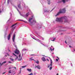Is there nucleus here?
<instances>
[{
    "label": "nucleus",
    "instance_id": "obj_38",
    "mask_svg": "<svg viewBox=\"0 0 75 75\" xmlns=\"http://www.w3.org/2000/svg\"><path fill=\"white\" fill-rule=\"evenodd\" d=\"M46 60H47L48 61H49V60H48V59H47Z\"/></svg>",
    "mask_w": 75,
    "mask_h": 75
},
{
    "label": "nucleus",
    "instance_id": "obj_13",
    "mask_svg": "<svg viewBox=\"0 0 75 75\" xmlns=\"http://www.w3.org/2000/svg\"><path fill=\"white\" fill-rule=\"evenodd\" d=\"M27 70L28 71H29V72H31L32 70L31 69H27Z\"/></svg>",
    "mask_w": 75,
    "mask_h": 75
},
{
    "label": "nucleus",
    "instance_id": "obj_41",
    "mask_svg": "<svg viewBox=\"0 0 75 75\" xmlns=\"http://www.w3.org/2000/svg\"><path fill=\"white\" fill-rule=\"evenodd\" d=\"M7 55H8V56H9V55H9V54H8V53H7Z\"/></svg>",
    "mask_w": 75,
    "mask_h": 75
},
{
    "label": "nucleus",
    "instance_id": "obj_24",
    "mask_svg": "<svg viewBox=\"0 0 75 75\" xmlns=\"http://www.w3.org/2000/svg\"><path fill=\"white\" fill-rule=\"evenodd\" d=\"M26 50H27V49H23L22 51H26Z\"/></svg>",
    "mask_w": 75,
    "mask_h": 75
},
{
    "label": "nucleus",
    "instance_id": "obj_8",
    "mask_svg": "<svg viewBox=\"0 0 75 75\" xmlns=\"http://www.w3.org/2000/svg\"><path fill=\"white\" fill-rule=\"evenodd\" d=\"M5 63H6V61L4 62L2 64H1V63H0V66L1 67L4 64H5Z\"/></svg>",
    "mask_w": 75,
    "mask_h": 75
},
{
    "label": "nucleus",
    "instance_id": "obj_19",
    "mask_svg": "<svg viewBox=\"0 0 75 75\" xmlns=\"http://www.w3.org/2000/svg\"><path fill=\"white\" fill-rule=\"evenodd\" d=\"M66 0H62V1L63 2V3H65Z\"/></svg>",
    "mask_w": 75,
    "mask_h": 75
},
{
    "label": "nucleus",
    "instance_id": "obj_50",
    "mask_svg": "<svg viewBox=\"0 0 75 75\" xmlns=\"http://www.w3.org/2000/svg\"><path fill=\"white\" fill-rule=\"evenodd\" d=\"M11 69V67H10V68H9V69Z\"/></svg>",
    "mask_w": 75,
    "mask_h": 75
},
{
    "label": "nucleus",
    "instance_id": "obj_39",
    "mask_svg": "<svg viewBox=\"0 0 75 75\" xmlns=\"http://www.w3.org/2000/svg\"><path fill=\"white\" fill-rule=\"evenodd\" d=\"M31 55H32V56H34L35 55H34V54H31Z\"/></svg>",
    "mask_w": 75,
    "mask_h": 75
},
{
    "label": "nucleus",
    "instance_id": "obj_31",
    "mask_svg": "<svg viewBox=\"0 0 75 75\" xmlns=\"http://www.w3.org/2000/svg\"><path fill=\"white\" fill-rule=\"evenodd\" d=\"M18 21H23V20H18Z\"/></svg>",
    "mask_w": 75,
    "mask_h": 75
},
{
    "label": "nucleus",
    "instance_id": "obj_20",
    "mask_svg": "<svg viewBox=\"0 0 75 75\" xmlns=\"http://www.w3.org/2000/svg\"><path fill=\"white\" fill-rule=\"evenodd\" d=\"M18 8H21V6H20V5H19L18 6Z\"/></svg>",
    "mask_w": 75,
    "mask_h": 75
},
{
    "label": "nucleus",
    "instance_id": "obj_30",
    "mask_svg": "<svg viewBox=\"0 0 75 75\" xmlns=\"http://www.w3.org/2000/svg\"><path fill=\"white\" fill-rule=\"evenodd\" d=\"M54 8H53L52 10L51 11H50V12H51V11H53L54 10Z\"/></svg>",
    "mask_w": 75,
    "mask_h": 75
},
{
    "label": "nucleus",
    "instance_id": "obj_22",
    "mask_svg": "<svg viewBox=\"0 0 75 75\" xmlns=\"http://www.w3.org/2000/svg\"><path fill=\"white\" fill-rule=\"evenodd\" d=\"M10 59L12 61H14V59L11 58H10Z\"/></svg>",
    "mask_w": 75,
    "mask_h": 75
},
{
    "label": "nucleus",
    "instance_id": "obj_55",
    "mask_svg": "<svg viewBox=\"0 0 75 75\" xmlns=\"http://www.w3.org/2000/svg\"><path fill=\"white\" fill-rule=\"evenodd\" d=\"M54 40H55V38H54Z\"/></svg>",
    "mask_w": 75,
    "mask_h": 75
},
{
    "label": "nucleus",
    "instance_id": "obj_28",
    "mask_svg": "<svg viewBox=\"0 0 75 75\" xmlns=\"http://www.w3.org/2000/svg\"><path fill=\"white\" fill-rule=\"evenodd\" d=\"M50 63L52 64V61L51 60H50Z\"/></svg>",
    "mask_w": 75,
    "mask_h": 75
},
{
    "label": "nucleus",
    "instance_id": "obj_54",
    "mask_svg": "<svg viewBox=\"0 0 75 75\" xmlns=\"http://www.w3.org/2000/svg\"><path fill=\"white\" fill-rule=\"evenodd\" d=\"M56 75H58V73H57Z\"/></svg>",
    "mask_w": 75,
    "mask_h": 75
},
{
    "label": "nucleus",
    "instance_id": "obj_1",
    "mask_svg": "<svg viewBox=\"0 0 75 75\" xmlns=\"http://www.w3.org/2000/svg\"><path fill=\"white\" fill-rule=\"evenodd\" d=\"M66 12V10H65V8H64L63 9H60L59 11V12L57 13V15H55V17H57V16H58L60 14H63L64 13H65Z\"/></svg>",
    "mask_w": 75,
    "mask_h": 75
},
{
    "label": "nucleus",
    "instance_id": "obj_32",
    "mask_svg": "<svg viewBox=\"0 0 75 75\" xmlns=\"http://www.w3.org/2000/svg\"><path fill=\"white\" fill-rule=\"evenodd\" d=\"M56 61H57V62H58V59H56Z\"/></svg>",
    "mask_w": 75,
    "mask_h": 75
},
{
    "label": "nucleus",
    "instance_id": "obj_3",
    "mask_svg": "<svg viewBox=\"0 0 75 75\" xmlns=\"http://www.w3.org/2000/svg\"><path fill=\"white\" fill-rule=\"evenodd\" d=\"M14 45L15 47V48H16V50L15 51V54H16L18 55L19 54H20V51L18 50L17 49V45H15V44H14Z\"/></svg>",
    "mask_w": 75,
    "mask_h": 75
},
{
    "label": "nucleus",
    "instance_id": "obj_51",
    "mask_svg": "<svg viewBox=\"0 0 75 75\" xmlns=\"http://www.w3.org/2000/svg\"><path fill=\"white\" fill-rule=\"evenodd\" d=\"M54 50V48H53V49H52V50L53 51V50Z\"/></svg>",
    "mask_w": 75,
    "mask_h": 75
},
{
    "label": "nucleus",
    "instance_id": "obj_44",
    "mask_svg": "<svg viewBox=\"0 0 75 75\" xmlns=\"http://www.w3.org/2000/svg\"><path fill=\"white\" fill-rule=\"evenodd\" d=\"M50 50L51 51H52V49L51 48H50Z\"/></svg>",
    "mask_w": 75,
    "mask_h": 75
},
{
    "label": "nucleus",
    "instance_id": "obj_27",
    "mask_svg": "<svg viewBox=\"0 0 75 75\" xmlns=\"http://www.w3.org/2000/svg\"><path fill=\"white\" fill-rule=\"evenodd\" d=\"M11 70L9 71L8 73L9 74H11Z\"/></svg>",
    "mask_w": 75,
    "mask_h": 75
},
{
    "label": "nucleus",
    "instance_id": "obj_29",
    "mask_svg": "<svg viewBox=\"0 0 75 75\" xmlns=\"http://www.w3.org/2000/svg\"><path fill=\"white\" fill-rule=\"evenodd\" d=\"M9 1H10L9 0H8V1H7L8 4V3H9Z\"/></svg>",
    "mask_w": 75,
    "mask_h": 75
},
{
    "label": "nucleus",
    "instance_id": "obj_6",
    "mask_svg": "<svg viewBox=\"0 0 75 75\" xmlns=\"http://www.w3.org/2000/svg\"><path fill=\"white\" fill-rule=\"evenodd\" d=\"M11 34H12V33H11L9 34L8 36V40H10V35H11Z\"/></svg>",
    "mask_w": 75,
    "mask_h": 75
},
{
    "label": "nucleus",
    "instance_id": "obj_52",
    "mask_svg": "<svg viewBox=\"0 0 75 75\" xmlns=\"http://www.w3.org/2000/svg\"><path fill=\"white\" fill-rule=\"evenodd\" d=\"M5 57H7V55H5Z\"/></svg>",
    "mask_w": 75,
    "mask_h": 75
},
{
    "label": "nucleus",
    "instance_id": "obj_7",
    "mask_svg": "<svg viewBox=\"0 0 75 75\" xmlns=\"http://www.w3.org/2000/svg\"><path fill=\"white\" fill-rule=\"evenodd\" d=\"M19 59H18V61H21V60L22 59V57H21V54H20L19 55Z\"/></svg>",
    "mask_w": 75,
    "mask_h": 75
},
{
    "label": "nucleus",
    "instance_id": "obj_34",
    "mask_svg": "<svg viewBox=\"0 0 75 75\" xmlns=\"http://www.w3.org/2000/svg\"><path fill=\"white\" fill-rule=\"evenodd\" d=\"M8 62V63H9L10 64H11V62H10V61H9Z\"/></svg>",
    "mask_w": 75,
    "mask_h": 75
},
{
    "label": "nucleus",
    "instance_id": "obj_58",
    "mask_svg": "<svg viewBox=\"0 0 75 75\" xmlns=\"http://www.w3.org/2000/svg\"><path fill=\"white\" fill-rule=\"evenodd\" d=\"M74 51H75V49H74Z\"/></svg>",
    "mask_w": 75,
    "mask_h": 75
},
{
    "label": "nucleus",
    "instance_id": "obj_2",
    "mask_svg": "<svg viewBox=\"0 0 75 75\" xmlns=\"http://www.w3.org/2000/svg\"><path fill=\"white\" fill-rule=\"evenodd\" d=\"M64 17H61L60 18H57L56 19V21H58V22H63V19L64 18Z\"/></svg>",
    "mask_w": 75,
    "mask_h": 75
},
{
    "label": "nucleus",
    "instance_id": "obj_36",
    "mask_svg": "<svg viewBox=\"0 0 75 75\" xmlns=\"http://www.w3.org/2000/svg\"><path fill=\"white\" fill-rule=\"evenodd\" d=\"M69 47H70V48H72V47H71V46H70V45H69Z\"/></svg>",
    "mask_w": 75,
    "mask_h": 75
},
{
    "label": "nucleus",
    "instance_id": "obj_35",
    "mask_svg": "<svg viewBox=\"0 0 75 75\" xmlns=\"http://www.w3.org/2000/svg\"><path fill=\"white\" fill-rule=\"evenodd\" d=\"M6 73V72H4L3 73H2L3 75H4V74H5V73Z\"/></svg>",
    "mask_w": 75,
    "mask_h": 75
},
{
    "label": "nucleus",
    "instance_id": "obj_25",
    "mask_svg": "<svg viewBox=\"0 0 75 75\" xmlns=\"http://www.w3.org/2000/svg\"><path fill=\"white\" fill-rule=\"evenodd\" d=\"M52 67H50V70H51V69H52Z\"/></svg>",
    "mask_w": 75,
    "mask_h": 75
},
{
    "label": "nucleus",
    "instance_id": "obj_9",
    "mask_svg": "<svg viewBox=\"0 0 75 75\" xmlns=\"http://www.w3.org/2000/svg\"><path fill=\"white\" fill-rule=\"evenodd\" d=\"M16 37V35H15V34H14L13 36V41L14 42V40H15V37Z\"/></svg>",
    "mask_w": 75,
    "mask_h": 75
},
{
    "label": "nucleus",
    "instance_id": "obj_43",
    "mask_svg": "<svg viewBox=\"0 0 75 75\" xmlns=\"http://www.w3.org/2000/svg\"><path fill=\"white\" fill-rule=\"evenodd\" d=\"M65 42L66 44H67V41H65Z\"/></svg>",
    "mask_w": 75,
    "mask_h": 75
},
{
    "label": "nucleus",
    "instance_id": "obj_26",
    "mask_svg": "<svg viewBox=\"0 0 75 75\" xmlns=\"http://www.w3.org/2000/svg\"><path fill=\"white\" fill-rule=\"evenodd\" d=\"M33 75V74L32 73H31L30 74H28V75Z\"/></svg>",
    "mask_w": 75,
    "mask_h": 75
},
{
    "label": "nucleus",
    "instance_id": "obj_53",
    "mask_svg": "<svg viewBox=\"0 0 75 75\" xmlns=\"http://www.w3.org/2000/svg\"><path fill=\"white\" fill-rule=\"evenodd\" d=\"M16 28V27H14V28Z\"/></svg>",
    "mask_w": 75,
    "mask_h": 75
},
{
    "label": "nucleus",
    "instance_id": "obj_23",
    "mask_svg": "<svg viewBox=\"0 0 75 75\" xmlns=\"http://www.w3.org/2000/svg\"><path fill=\"white\" fill-rule=\"evenodd\" d=\"M27 67V66L25 65V66H22V68H25V67Z\"/></svg>",
    "mask_w": 75,
    "mask_h": 75
},
{
    "label": "nucleus",
    "instance_id": "obj_56",
    "mask_svg": "<svg viewBox=\"0 0 75 75\" xmlns=\"http://www.w3.org/2000/svg\"><path fill=\"white\" fill-rule=\"evenodd\" d=\"M16 9H17V10L18 11V9H17V8H16Z\"/></svg>",
    "mask_w": 75,
    "mask_h": 75
},
{
    "label": "nucleus",
    "instance_id": "obj_17",
    "mask_svg": "<svg viewBox=\"0 0 75 75\" xmlns=\"http://www.w3.org/2000/svg\"><path fill=\"white\" fill-rule=\"evenodd\" d=\"M35 62L38 64H39V61H38V60L37 61H35Z\"/></svg>",
    "mask_w": 75,
    "mask_h": 75
},
{
    "label": "nucleus",
    "instance_id": "obj_59",
    "mask_svg": "<svg viewBox=\"0 0 75 75\" xmlns=\"http://www.w3.org/2000/svg\"><path fill=\"white\" fill-rule=\"evenodd\" d=\"M51 47H52V46H51Z\"/></svg>",
    "mask_w": 75,
    "mask_h": 75
},
{
    "label": "nucleus",
    "instance_id": "obj_40",
    "mask_svg": "<svg viewBox=\"0 0 75 75\" xmlns=\"http://www.w3.org/2000/svg\"><path fill=\"white\" fill-rule=\"evenodd\" d=\"M45 12H48V11H45Z\"/></svg>",
    "mask_w": 75,
    "mask_h": 75
},
{
    "label": "nucleus",
    "instance_id": "obj_49",
    "mask_svg": "<svg viewBox=\"0 0 75 75\" xmlns=\"http://www.w3.org/2000/svg\"><path fill=\"white\" fill-rule=\"evenodd\" d=\"M52 41H55V40H52Z\"/></svg>",
    "mask_w": 75,
    "mask_h": 75
},
{
    "label": "nucleus",
    "instance_id": "obj_37",
    "mask_svg": "<svg viewBox=\"0 0 75 75\" xmlns=\"http://www.w3.org/2000/svg\"><path fill=\"white\" fill-rule=\"evenodd\" d=\"M50 67V65H48V68H49V67Z\"/></svg>",
    "mask_w": 75,
    "mask_h": 75
},
{
    "label": "nucleus",
    "instance_id": "obj_4",
    "mask_svg": "<svg viewBox=\"0 0 75 75\" xmlns=\"http://www.w3.org/2000/svg\"><path fill=\"white\" fill-rule=\"evenodd\" d=\"M63 17H64V18H63V20H64V23H67L68 21L67 17V16H63Z\"/></svg>",
    "mask_w": 75,
    "mask_h": 75
},
{
    "label": "nucleus",
    "instance_id": "obj_12",
    "mask_svg": "<svg viewBox=\"0 0 75 75\" xmlns=\"http://www.w3.org/2000/svg\"><path fill=\"white\" fill-rule=\"evenodd\" d=\"M33 20V18H29V22H30V23L31 21V20Z\"/></svg>",
    "mask_w": 75,
    "mask_h": 75
},
{
    "label": "nucleus",
    "instance_id": "obj_15",
    "mask_svg": "<svg viewBox=\"0 0 75 75\" xmlns=\"http://www.w3.org/2000/svg\"><path fill=\"white\" fill-rule=\"evenodd\" d=\"M17 23H16L13 25L11 27H14V26H15V25H17Z\"/></svg>",
    "mask_w": 75,
    "mask_h": 75
},
{
    "label": "nucleus",
    "instance_id": "obj_16",
    "mask_svg": "<svg viewBox=\"0 0 75 75\" xmlns=\"http://www.w3.org/2000/svg\"><path fill=\"white\" fill-rule=\"evenodd\" d=\"M47 1H48V4H51L50 0H47Z\"/></svg>",
    "mask_w": 75,
    "mask_h": 75
},
{
    "label": "nucleus",
    "instance_id": "obj_42",
    "mask_svg": "<svg viewBox=\"0 0 75 75\" xmlns=\"http://www.w3.org/2000/svg\"><path fill=\"white\" fill-rule=\"evenodd\" d=\"M21 69H20V73H21Z\"/></svg>",
    "mask_w": 75,
    "mask_h": 75
},
{
    "label": "nucleus",
    "instance_id": "obj_5",
    "mask_svg": "<svg viewBox=\"0 0 75 75\" xmlns=\"http://www.w3.org/2000/svg\"><path fill=\"white\" fill-rule=\"evenodd\" d=\"M38 68V69H41V68L40 67V66L39 65H38L37 66H36L35 67V68Z\"/></svg>",
    "mask_w": 75,
    "mask_h": 75
},
{
    "label": "nucleus",
    "instance_id": "obj_33",
    "mask_svg": "<svg viewBox=\"0 0 75 75\" xmlns=\"http://www.w3.org/2000/svg\"><path fill=\"white\" fill-rule=\"evenodd\" d=\"M50 66L52 67V63H50Z\"/></svg>",
    "mask_w": 75,
    "mask_h": 75
},
{
    "label": "nucleus",
    "instance_id": "obj_48",
    "mask_svg": "<svg viewBox=\"0 0 75 75\" xmlns=\"http://www.w3.org/2000/svg\"><path fill=\"white\" fill-rule=\"evenodd\" d=\"M1 13V10H0V13Z\"/></svg>",
    "mask_w": 75,
    "mask_h": 75
},
{
    "label": "nucleus",
    "instance_id": "obj_45",
    "mask_svg": "<svg viewBox=\"0 0 75 75\" xmlns=\"http://www.w3.org/2000/svg\"><path fill=\"white\" fill-rule=\"evenodd\" d=\"M57 58H58V59H59V58H58V57H57Z\"/></svg>",
    "mask_w": 75,
    "mask_h": 75
},
{
    "label": "nucleus",
    "instance_id": "obj_47",
    "mask_svg": "<svg viewBox=\"0 0 75 75\" xmlns=\"http://www.w3.org/2000/svg\"><path fill=\"white\" fill-rule=\"evenodd\" d=\"M14 68H15V69H16V67H14Z\"/></svg>",
    "mask_w": 75,
    "mask_h": 75
},
{
    "label": "nucleus",
    "instance_id": "obj_60",
    "mask_svg": "<svg viewBox=\"0 0 75 75\" xmlns=\"http://www.w3.org/2000/svg\"><path fill=\"white\" fill-rule=\"evenodd\" d=\"M5 38H6V36H5Z\"/></svg>",
    "mask_w": 75,
    "mask_h": 75
},
{
    "label": "nucleus",
    "instance_id": "obj_46",
    "mask_svg": "<svg viewBox=\"0 0 75 75\" xmlns=\"http://www.w3.org/2000/svg\"><path fill=\"white\" fill-rule=\"evenodd\" d=\"M32 60H34V61H35V60L32 59H31V61H32Z\"/></svg>",
    "mask_w": 75,
    "mask_h": 75
},
{
    "label": "nucleus",
    "instance_id": "obj_14",
    "mask_svg": "<svg viewBox=\"0 0 75 75\" xmlns=\"http://www.w3.org/2000/svg\"><path fill=\"white\" fill-rule=\"evenodd\" d=\"M5 28L6 29V31H7V30H8V27L7 26L5 27Z\"/></svg>",
    "mask_w": 75,
    "mask_h": 75
},
{
    "label": "nucleus",
    "instance_id": "obj_10",
    "mask_svg": "<svg viewBox=\"0 0 75 75\" xmlns=\"http://www.w3.org/2000/svg\"><path fill=\"white\" fill-rule=\"evenodd\" d=\"M42 59L43 61H46V59H45V58L44 57H43L42 58Z\"/></svg>",
    "mask_w": 75,
    "mask_h": 75
},
{
    "label": "nucleus",
    "instance_id": "obj_57",
    "mask_svg": "<svg viewBox=\"0 0 75 75\" xmlns=\"http://www.w3.org/2000/svg\"><path fill=\"white\" fill-rule=\"evenodd\" d=\"M9 51H10V50H9Z\"/></svg>",
    "mask_w": 75,
    "mask_h": 75
},
{
    "label": "nucleus",
    "instance_id": "obj_18",
    "mask_svg": "<svg viewBox=\"0 0 75 75\" xmlns=\"http://www.w3.org/2000/svg\"><path fill=\"white\" fill-rule=\"evenodd\" d=\"M62 2V1H59L58 2H57V3H60Z\"/></svg>",
    "mask_w": 75,
    "mask_h": 75
},
{
    "label": "nucleus",
    "instance_id": "obj_21",
    "mask_svg": "<svg viewBox=\"0 0 75 75\" xmlns=\"http://www.w3.org/2000/svg\"><path fill=\"white\" fill-rule=\"evenodd\" d=\"M28 15H29V13H28L26 15V17H28Z\"/></svg>",
    "mask_w": 75,
    "mask_h": 75
},
{
    "label": "nucleus",
    "instance_id": "obj_11",
    "mask_svg": "<svg viewBox=\"0 0 75 75\" xmlns=\"http://www.w3.org/2000/svg\"><path fill=\"white\" fill-rule=\"evenodd\" d=\"M13 55H14V56H15V57H16V59H18V57L17 56V55H16V54H15L14 53H13Z\"/></svg>",
    "mask_w": 75,
    "mask_h": 75
}]
</instances>
